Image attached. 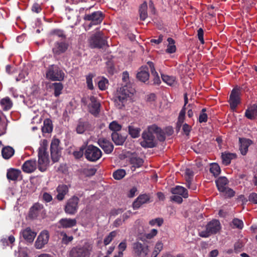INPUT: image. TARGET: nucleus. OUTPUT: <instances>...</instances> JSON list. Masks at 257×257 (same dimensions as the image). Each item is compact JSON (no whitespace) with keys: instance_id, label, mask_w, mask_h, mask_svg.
I'll return each mask as SVG.
<instances>
[{"instance_id":"nucleus-64","label":"nucleus","mask_w":257,"mask_h":257,"mask_svg":"<svg viewBox=\"0 0 257 257\" xmlns=\"http://www.w3.org/2000/svg\"><path fill=\"white\" fill-rule=\"evenodd\" d=\"M248 200L249 201L257 204V194L255 193H251L248 197Z\"/></svg>"},{"instance_id":"nucleus-9","label":"nucleus","mask_w":257,"mask_h":257,"mask_svg":"<svg viewBox=\"0 0 257 257\" xmlns=\"http://www.w3.org/2000/svg\"><path fill=\"white\" fill-rule=\"evenodd\" d=\"M103 14L100 11L94 12L90 14H85L83 19L85 21H90L89 27L100 24L103 19Z\"/></svg>"},{"instance_id":"nucleus-11","label":"nucleus","mask_w":257,"mask_h":257,"mask_svg":"<svg viewBox=\"0 0 257 257\" xmlns=\"http://www.w3.org/2000/svg\"><path fill=\"white\" fill-rule=\"evenodd\" d=\"M78 202L79 198L77 196H74L70 198L65 207V212L69 214H75L78 209Z\"/></svg>"},{"instance_id":"nucleus-57","label":"nucleus","mask_w":257,"mask_h":257,"mask_svg":"<svg viewBox=\"0 0 257 257\" xmlns=\"http://www.w3.org/2000/svg\"><path fill=\"white\" fill-rule=\"evenodd\" d=\"M96 170L95 168H90L84 169L83 172L85 175L87 176H90L94 175L96 173Z\"/></svg>"},{"instance_id":"nucleus-62","label":"nucleus","mask_w":257,"mask_h":257,"mask_svg":"<svg viewBox=\"0 0 257 257\" xmlns=\"http://www.w3.org/2000/svg\"><path fill=\"white\" fill-rule=\"evenodd\" d=\"M157 233H158L157 229H152L149 233H147L146 234V237L148 239H151L152 238H153V237L156 236L157 235Z\"/></svg>"},{"instance_id":"nucleus-59","label":"nucleus","mask_w":257,"mask_h":257,"mask_svg":"<svg viewBox=\"0 0 257 257\" xmlns=\"http://www.w3.org/2000/svg\"><path fill=\"white\" fill-rule=\"evenodd\" d=\"M127 246L126 240L124 239L118 245V248L119 249V251H121L123 253V251L125 250Z\"/></svg>"},{"instance_id":"nucleus-35","label":"nucleus","mask_w":257,"mask_h":257,"mask_svg":"<svg viewBox=\"0 0 257 257\" xmlns=\"http://www.w3.org/2000/svg\"><path fill=\"white\" fill-rule=\"evenodd\" d=\"M1 105L4 110H8L11 108L13 105V102L8 97L4 98L1 100Z\"/></svg>"},{"instance_id":"nucleus-39","label":"nucleus","mask_w":257,"mask_h":257,"mask_svg":"<svg viewBox=\"0 0 257 257\" xmlns=\"http://www.w3.org/2000/svg\"><path fill=\"white\" fill-rule=\"evenodd\" d=\"M236 155L232 153H222V159L223 164L227 165L230 163L231 159L235 158Z\"/></svg>"},{"instance_id":"nucleus-6","label":"nucleus","mask_w":257,"mask_h":257,"mask_svg":"<svg viewBox=\"0 0 257 257\" xmlns=\"http://www.w3.org/2000/svg\"><path fill=\"white\" fill-rule=\"evenodd\" d=\"M84 155L88 160L95 162L101 157L102 153L98 148L93 145H89L86 149Z\"/></svg>"},{"instance_id":"nucleus-27","label":"nucleus","mask_w":257,"mask_h":257,"mask_svg":"<svg viewBox=\"0 0 257 257\" xmlns=\"http://www.w3.org/2000/svg\"><path fill=\"white\" fill-rule=\"evenodd\" d=\"M111 139L116 145H122L125 141L126 137L119 134L117 132H113L111 134Z\"/></svg>"},{"instance_id":"nucleus-32","label":"nucleus","mask_w":257,"mask_h":257,"mask_svg":"<svg viewBox=\"0 0 257 257\" xmlns=\"http://www.w3.org/2000/svg\"><path fill=\"white\" fill-rule=\"evenodd\" d=\"M14 152V149L9 146L4 148L2 151V156L5 159H10L13 156Z\"/></svg>"},{"instance_id":"nucleus-43","label":"nucleus","mask_w":257,"mask_h":257,"mask_svg":"<svg viewBox=\"0 0 257 257\" xmlns=\"http://www.w3.org/2000/svg\"><path fill=\"white\" fill-rule=\"evenodd\" d=\"M116 231H112L110 232L104 239L103 243L105 245L109 244L113 238L117 235Z\"/></svg>"},{"instance_id":"nucleus-12","label":"nucleus","mask_w":257,"mask_h":257,"mask_svg":"<svg viewBox=\"0 0 257 257\" xmlns=\"http://www.w3.org/2000/svg\"><path fill=\"white\" fill-rule=\"evenodd\" d=\"M49 238V232L46 230H43L38 235L35 242V247L36 248H42L48 243Z\"/></svg>"},{"instance_id":"nucleus-29","label":"nucleus","mask_w":257,"mask_h":257,"mask_svg":"<svg viewBox=\"0 0 257 257\" xmlns=\"http://www.w3.org/2000/svg\"><path fill=\"white\" fill-rule=\"evenodd\" d=\"M172 194L181 195L184 198H187L188 196L187 190L183 187L177 186L176 187L172 189Z\"/></svg>"},{"instance_id":"nucleus-30","label":"nucleus","mask_w":257,"mask_h":257,"mask_svg":"<svg viewBox=\"0 0 257 257\" xmlns=\"http://www.w3.org/2000/svg\"><path fill=\"white\" fill-rule=\"evenodd\" d=\"M137 78L142 82H146L149 79V74L148 69L146 67H142L140 72L137 74Z\"/></svg>"},{"instance_id":"nucleus-44","label":"nucleus","mask_w":257,"mask_h":257,"mask_svg":"<svg viewBox=\"0 0 257 257\" xmlns=\"http://www.w3.org/2000/svg\"><path fill=\"white\" fill-rule=\"evenodd\" d=\"M88 124L86 122L79 121L76 128L78 134H82L86 130Z\"/></svg>"},{"instance_id":"nucleus-16","label":"nucleus","mask_w":257,"mask_h":257,"mask_svg":"<svg viewBox=\"0 0 257 257\" xmlns=\"http://www.w3.org/2000/svg\"><path fill=\"white\" fill-rule=\"evenodd\" d=\"M90 103L89 104V111L93 115H97L99 112L100 103L96 98L92 96L90 97Z\"/></svg>"},{"instance_id":"nucleus-46","label":"nucleus","mask_w":257,"mask_h":257,"mask_svg":"<svg viewBox=\"0 0 257 257\" xmlns=\"http://www.w3.org/2000/svg\"><path fill=\"white\" fill-rule=\"evenodd\" d=\"M210 171L214 176H218L220 173V167L217 164L213 163L210 166Z\"/></svg>"},{"instance_id":"nucleus-50","label":"nucleus","mask_w":257,"mask_h":257,"mask_svg":"<svg viewBox=\"0 0 257 257\" xmlns=\"http://www.w3.org/2000/svg\"><path fill=\"white\" fill-rule=\"evenodd\" d=\"M162 78L163 81L169 85H172L175 82V78L174 77L162 74Z\"/></svg>"},{"instance_id":"nucleus-36","label":"nucleus","mask_w":257,"mask_h":257,"mask_svg":"<svg viewBox=\"0 0 257 257\" xmlns=\"http://www.w3.org/2000/svg\"><path fill=\"white\" fill-rule=\"evenodd\" d=\"M148 6L146 2H144L140 6L139 12L141 20L144 21L148 17L147 13Z\"/></svg>"},{"instance_id":"nucleus-15","label":"nucleus","mask_w":257,"mask_h":257,"mask_svg":"<svg viewBox=\"0 0 257 257\" xmlns=\"http://www.w3.org/2000/svg\"><path fill=\"white\" fill-rule=\"evenodd\" d=\"M150 197L149 195L143 194L139 195L133 203L134 209L139 208L142 205L150 202Z\"/></svg>"},{"instance_id":"nucleus-40","label":"nucleus","mask_w":257,"mask_h":257,"mask_svg":"<svg viewBox=\"0 0 257 257\" xmlns=\"http://www.w3.org/2000/svg\"><path fill=\"white\" fill-rule=\"evenodd\" d=\"M128 133L133 138H138L140 136L141 129L138 127H135L133 125H129L128 127Z\"/></svg>"},{"instance_id":"nucleus-22","label":"nucleus","mask_w":257,"mask_h":257,"mask_svg":"<svg viewBox=\"0 0 257 257\" xmlns=\"http://www.w3.org/2000/svg\"><path fill=\"white\" fill-rule=\"evenodd\" d=\"M57 195L56 198L59 200L62 201L64 199L65 196L68 193L69 188L67 185L62 184L59 185L57 189Z\"/></svg>"},{"instance_id":"nucleus-7","label":"nucleus","mask_w":257,"mask_h":257,"mask_svg":"<svg viewBox=\"0 0 257 257\" xmlns=\"http://www.w3.org/2000/svg\"><path fill=\"white\" fill-rule=\"evenodd\" d=\"M133 252L138 257H147L149 252L147 245L140 242H135L132 244Z\"/></svg>"},{"instance_id":"nucleus-4","label":"nucleus","mask_w":257,"mask_h":257,"mask_svg":"<svg viewBox=\"0 0 257 257\" xmlns=\"http://www.w3.org/2000/svg\"><path fill=\"white\" fill-rule=\"evenodd\" d=\"M92 251L91 245L77 246L73 247L69 252L70 257H89Z\"/></svg>"},{"instance_id":"nucleus-10","label":"nucleus","mask_w":257,"mask_h":257,"mask_svg":"<svg viewBox=\"0 0 257 257\" xmlns=\"http://www.w3.org/2000/svg\"><path fill=\"white\" fill-rule=\"evenodd\" d=\"M60 141L57 139H53L50 147L52 160L54 162H57L61 156V149L59 147Z\"/></svg>"},{"instance_id":"nucleus-63","label":"nucleus","mask_w":257,"mask_h":257,"mask_svg":"<svg viewBox=\"0 0 257 257\" xmlns=\"http://www.w3.org/2000/svg\"><path fill=\"white\" fill-rule=\"evenodd\" d=\"M243 247V244L241 242L238 241L235 242L234 245V250L235 252H238L240 251L241 249Z\"/></svg>"},{"instance_id":"nucleus-54","label":"nucleus","mask_w":257,"mask_h":257,"mask_svg":"<svg viewBox=\"0 0 257 257\" xmlns=\"http://www.w3.org/2000/svg\"><path fill=\"white\" fill-rule=\"evenodd\" d=\"M220 192H222L224 195L227 197H231L234 195V191L228 187H226L224 191Z\"/></svg>"},{"instance_id":"nucleus-23","label":"nucleus","mask_w":257,"mask_h":257,"mask_svg":"<svg viewBox=\"0 0 257 257\" xmlns=\"http://www.w3.org/2000/svg\"><path fill=\"white\" fill-rule=\"evenodd\" d=\"M239 142L240 144L239 150L242 155H246L248 147L252 144V141L248 139L239 138Z\"/></svg>"},{"instance_id":"nucleus-53","label":"nucleus","mask_w":257,"mask_h":257,"mask_svg":"<svg viewBox=\"0 0 257 257\" xmlns=\"http://www.w3.org/2000/svg\"><path fill=\"white\" fill-rule=\"evenodd\" d=\"M50 35L52 36H57L58 37L64 38L65 35L62 30L56 29L50 32Z\"/></svg>"},{"instance_id":"nucleus-21","label":"nucleus","mask_w":257,"mask_h":257,"mask_svg":"<svg viewBox=\"0 0 257 257\" xmlns=\"http://www.w3.org/2000/svg\"><path fill=\"white\" fill-rule=\"evenodd\" d=\"M23 238L27 242L31 243L34 241L36 236V233L30 227H27L22 232Z\"/></svg>"},{"instance_id":"nucleus-51","label":"nucleus","mask_w":257,"mask_h":257,"mask_svg":"<svg viewBox=\"0 0 257 257\" xmlns=\"http://www.w3.org/2000/svg\"><path fill=\"white\" fill-rule=\"evenodd\" d=\"M232 224L234 227L237 228L238 229H242L243 226V223L242 220L234 218L232 221Z\"/></svg>"},{"instance_id":"nucleus-47","label":"nucleus","mask_w":257,"mask_h":257,"mask_svg":"<svg viewBox=\"0 0 257 257\" xmlns=\"http://www.w3.org/2000/svg\"><path fill=\"white\" fill-rule=\"evenodd\" d=\"M157 130L154 132V134L156 135L158 139L160 141H164L165 140V133L162 130L157 126Z\"/></svg>"},{"instance_id":"nucleus-56","label":"nucleus","mask_w":257,"mask_h":257,"mask_svg":"<svg viewBox=\"0 0 257 257\" xmlns=\"http://www.w3.org/2000/svg\"><path fill=\"white\" fill-rule=\"evenodd\" d=\"M163 223V219L161 218H157L152 219L149 221V224L152 226L157 224L158 226H161Z\"/></svg>"},{"instance_id":"nucleus-25","label":"nucleus","mask_w":257,"mask_h":257,"mask_svg":"<svg viewBox=\"0 0 257 257\" xmlns=\"http://www.w3.org/2000/svg\"><path fill=\"white\" fill-rule=\"evenodd\" d=\"M215 183L218 190L220 192L224 191L227 187L228 181L225 177H220L215 181Z\"/></svg>"},{"instance_id":"nucleus-24","label":"nucleus","mask_w":257,"mask_h":257,"mask_svg":"<svg viewBox=\"0 0 257 257\" xmlns=\"http://www.w3.org/2000/svg\"><path fill=\"white\" fill-rule=\"evenodd\" d=\"M245 116L248 119H254L257 118V105L249 107L245 111Z\"/></svg>"},{"instance_id":"nucleus-55","label":"nucleus","mask_w":257,"mask_h":257,"mask_svg":"<svg viewBox=\"0 0 257 257\" xmlns=\"http://www.w3.org/2000/svg\"><path fill=\"white\" fill-rule=\"evenodd\" d=\"M205 108L202 109L199 115V121L200 123L206 122L207 120V115L205 113Z\"/></svg>"},{"instance_id":"nucleus-41","label":"nucleus","mask_w":257,"mask_h":257,"mask_svg":"<svg viewBox=\"0 0 257 257\" xmlns=\"http://www.w3.org/2000/svg\"><path fill=\"white\" fill-rule=\"evenodd\" d=\"M130 161L131 164L133 165L132 167L135 168L140 167L144 163V161L142 159L137 157H132Z\"/></svg>"},{"instance_id":"nucleus-8","label":"nucleus","mask_w":257,"mask_h":257,"mask_svg":"<svg viewBox=\"0 0 257 257\" xmlns=\"http://www.w3.org/2000/svg\"><path fill=\"white\" fill-rule=\"evenodd\" d=\"M46 77L52 81H61L64 79V73L57 67L51 66L46 73Z\"/></svg>"},{"instance_id":"nucleus-49","label":"nucleus","mask_w":257,"mask_h":257,"mask_svg":"<svg viewBox=\"0 0 257 257\" xmlns=\"http://www.w3.org/2000/svg\"><path fill=\"white\" fill-rule=\"evenodd\" d=\"M108 83V81L106 78L102 77L99 81L98 82V87L100 89L103 90L106 88L107 84Z\"/></svg>"},{"instance_id":"nucleus-18","label":"nucleus","mask_w":257,"mask_h":257,"mask_svg":"<svg viewBox=\"0 0 257 257\" xmlns=\"http://www.w3.org/2000/svg\"><path fill=\"white\" fill-rule=\"evenodd\" d=\"M240 98L237 90L233 89L229 97V102L231 109H234L239 103Z\"/></svg>"},{"instance_id":"nucleus-33","label":"nucleus","mask_w":257,"mask_h":257,"mask_svg":"<svg viewBox=\"0 0 257 257\" xmlns=\"http://www.w3.org/2000/svg\"><path fill=\"white\" fill-rule=\"evenodd\" d=\"M50 87L54 90V95L56 97H58L61 93V91L63 89V86L61 83L55 82L51 84Z\"/></svg>"},{"instance_id":"nucleus-14","label":"nucleus","mask_w":257,"mask_h":257,"mask_svg":"<svg viewBox=\"0 0 257 257\" xmlns=\"http://www.w3.org/2000/svg\"><path fill=\"white\" fill-rule=\"evenodd\" d=\"M89 44L92 48H101L105 45V41L98 34H96L90 38Z\"/></svg>"},{"instance_id":"nucleus-48","label":"nucleus","mask_w":257,"mask_h":257,"mask_svg":"<svg viewBox=\"0 0 257 257\" xmlns=\"http://www.w3.org/2000/svg\"><path fill=\"white\" fill-rule=\"evenodd\" d=\"M109 128L113 132H117L121 130V126L116 121H113L109 124Z\"/></svg>"},{"instance_id":"nucleus-20","label":"nucleus","mask_w":257,"mask_h":257,"mask_svg":"<svg viewBox=\"0 0 257 257\" xmlns=\"http://www.w3.org/2000/svg\"><path fill=\"white\" fill-rule=\"evenodd\" d=\"M99 146L107 154L111 153L113 149V145L105 139H100L98 141Z\"/></svg>"},{"instance_id":"nucleus-42","label":"nucleus","mask_w":257,"mask_h":257,"mask_svg":"<svg viewBox=\"0 0 257 257\" xmlns=\"http://www.w3.org/2000/svg\"><path fill=\"white\" fill-rule=\"evenodd\" d=\"M193 176V172L190 169H186L185 171V177L187 187H190Z\"/></svg>"},{"instance_id":"nucleus-19","label":"nucleus","mask_w":257,"mask_h":257,"mask_svg":"<svg viewBox=\"0 0 257 257\" xmlns=\"http://www.w3.org/2000/svg\"><path fill=\"white\" fill-rule=\"evenodd\" d=\"M76 222L75 219L62 218L58 222V226L59 228H71L74 226Z\"/></svg>"},{"instance_id":"nucleus-45","label":"nucleus","mask_w":257,"mask_h":257,"mask_svg":"<svg viewBox=\"0 0 257 257\" xmlns=\"http://www.w3.org/2000/svg\"><path fill=\"white\" fill-rule=\"evenodd\" d=\"M126 174L125 171L123 169H118L113 173V177L116 180H120L123 178Z\"/></svg>"},{"instance_id":"nucleus-13","label":"nucleus","mask_w":257,"mask_h":257,"mask_svg":"<svg viewBox=\"0 0 257 257\" xmlns=\"http://www.w3.org/2000/svg\"><path fill=\"white\" fill-rule=\"evenodd\" d=\"M68 48V43L64 42H56L52 48V51L55 56H57L64 53Z\"/></svg>"},{"instance_id":"nucleus-5","label":"nucleus","mask_w":257,"mask_h":257,"mask_svg":"<svg viewBox=\"0 0 257 257\" xmlns=\"http://www.w3.org/2000/svg\"><path fill=\"white\" fill-rule=\"evenodd\" d=\"M220 228L219 221L217 220H213L206 225L205 230L199 232V235L202 237H208L212 234L217 233Z\"/></svg>"},{"instance_id":"nucleus-52","label":"nucleus","mask_w":257,"mask_h":257,"mask_svg":"<svg viewBox=\"0 0 257 257\" xmlns=\"http://www.w3.org/2000/svg\"><path fill=\"white\" fill-rule=\"evenodd\" d=\"M185 107L183 106L179 113L178 120L177 122L178 125H181L184 121L185 115Z\"/></svg>"},{"instance_id":"nucleus-58","label":"nucleus","mask_w":257,"mask_h":257,"mask_svg":"<svg viewBox=\"0 0 257 257\" xmlns=\"http://www.w3.org/2000/svg\"><path fill=\"white\" fill-rule=\"evenodd\" d=\"M93 77V75L92 74H89L86 76V83L87 84V86L89 89L92 90L93 89V86L92 84V78Z\"/></svg>"},{"instance_id":"nucleus-28","label":"nucleus","mask_w":257,"mask_h":257,"mask_svg":"<svg viewBox=\"0 0 257 257\" xmlns=\"http://www.w3.org/2000/svg\"><path fill=\"white\" fill-rule=\"evenodd\" d=\"M21 171L18 169H10L8 170L7 177L9 180H17L21 174Z\"/></svg>"},{"instance_id":"nucleus-31","label":"nucleus","mask_w":257,"mask_h":257,"mask_svg":"<svg viewBox=\"0 0 257 257\" xmlns=\"http://www.w3.org/2000/svg\"><path fill=\"white\" fill-rule=\"evenodd\" d=\"M147 63L150 68L152 74L154 76V83L157 84H160L161 80L158 74L155 70L154 63L151 61H149Z\"/></svg>"},{"instance_id":"nucleus-37","label":"nucleus","mask_w":257,"mask_h":257,"mask_svg":"<svg viewBox=\"0 0 257 257\" xmlns=\"http://www.w3.org/2000/svg\"><path fill=\"white\" fill-rule=\"evenodd\" d=\"M167 41L168 42V45L166 50V52L170 54L175 52L176 47L175 45V41L171 38H168Z\"/></svg>"},{"instance_id":"nucleus-34","label":"nucleus","mask_w":257,"mask_h":257,"mask_svg":"<svg viewBox=\"0 0 257 257\" xmlns=\"http://www.w3.org/2000/svg\"><path fill=\"white\" fill-rule=\"evenodd\" d=\"M53 130L52 121L50 119H46L43 122L42 131L43 133H50Z\"/></svg>"},{"instance_id":"nucleus-1","label":"nucleus","mask_w":257,"mask_h":257,"mask_svg":"<svg viewBox=\"0 0 257 257\" xmlns=\"http://www.w3.org/2000/svg\"><path fill=\"white\" fill-rule=\"evenodd\" d=\"M134 92V89L131 86L122 85L117 89L113 98L115 106L118 109H122Z\"/></svg>"},{"instance_id":"nucleus-38","label":"nucleus","mask_w":257,"mask_h":257,"mask_svg":"<svg viewBox=\"0 0 257 257\" xmlns=\"http://www.w3.org/2000/svg\"><path fill=\"white\" fill-rule=\"evenodd\" d=\"M163 248V243L162 241H158L154 247V250L151 253V257H157Z\"/></svg>"},{"instance_id":"nucleus-17","label":"nucleus","mask_w":257,"mask_h":257,"mask_svg":"<svg viewBox=\"0 0 257 257\" xmlns=\"http://www.w3.org/2000/svg\"><path fill=\"white\" fill-rule=\"evenodd\" d=\"M37 167V163L36 160H30L26 161L22 166L23 171L27 173H31L34 172Z\"/></svg>"},{"instance_id":"nucleus-26","label":"nucleus","mask_w":257,"mask_h":257,"mask_svg":"<svg viewBox=\"0 0 257 257\" xmlns=\"http://www.w3.org/2000/svg\"><path fill=\"white\" fill-rule=\"evenodd\" d=\"M43 206L39 203L35 204L30 209V216L32 218H36L43 210Z\"/></svg>"},{"instance_id":"nucleus-2","label":"nucleus","mask_w":257,"mask_h":257,"mask_svg":"<svg viewBox=\"0 0 257 257\" xmlns=\"http://www.w3.org/2000/svg\"><path fill=\"white\" fill-rule=\"evenodd\" d=\"M157 130L156 125L149 126L147 130L144 131L142 134V141L140 142L141 146L145 148H152L156 145V140L154 132Z\"/></svg>"},{"instance_id":"nucleus-60","label":"nucleus","mask_w":257,"mask_h":257,"mask_svg":"<svg viewBox=\"0 0 257 257\" xmlns=\"http://www.w3.org/2000/svg\"><path fill=\"white\" fill-rule=\"evenodd\" d=\"M122 79L123 82L124 83V84H123V85H127L130 86H131V84L128 83V80H129V74L127 72L125 71V72H123Z\"/></svg>"},{"instance_id":"nucleus-61","label":"nucleus","mask_w":257,"mask_h":257,"mask_svg":"<svg viewBox=\"0 0 257 257\" xmlns=\"http://www.w3.org/2000/svg\"><path fill=\"white\" fill-rule=\"evenodd\" d=\"M203 34V30L202 28H199L197 31V36L199 40L200 41V43L202 44L204 43Z\"/></svg>"},{"instance_id":"nucleus-3","label":"nucleus","mask_w":257,"mask_h":257,"mask_svg":"<svg viewBox=\"0 0 257 257\" xmlns=\"http://www.w3.org/2000/svg\"><path fill=\"white\" fill-rule=\"evenodd\" d=\"M48 141L43 140L40 144L38 151V169L41 172L46 170L49 165V155L47 152Z\"/></svg>"}]
</instances>
